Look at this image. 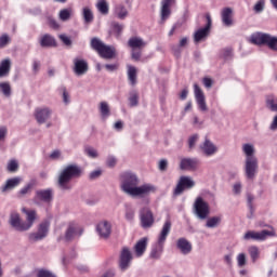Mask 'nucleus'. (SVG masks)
I'll list each match as a JSON object with an SVG mask.
<instances>
[{
  "instance_id": "obj_1",
  "label": "nucleus",
  "mask_w": 277,
  "mask_h": 277,
  "mask_svg": "<svg viewBox=\"0 0 277 277\" xmlns=\"http://www.w3.org/2000/svg\"><path fill=\"white\" fill-rule=\"evenodd\" d=\"M120 188L123 194L130 198H146L150 194L157 192V186L153 183H144L140 185V177L132 171H126L120 175Z\"/></svg>"
},
{
  "instance_id": "obj_18",
  "label": "nucleus",
  "mask_w": 277,
  "mask_h": 277,
  "mask_svg": "<svg viewBox=\"0 0 277 277\" xmlns=\"http://www.w3.org/2000/svg\"><path fill=\"white\" fill-rule=\"evenodd\" d=\"M200 166L198 158H182L180 161V170H186L188 172H196Z\"/></svg>"
},
{
  "instance_id": "obj_9",
  "label": "nucleus",
  "mask_w": 277,
  "mask_h": 277,
  "mask_svg": "<svg viewBox=\"0 0 277 277\" xmlns=\"http://www.w3.org/2000/svg\"><path fill=\"white\" fill-rule=\"evenodd\" d=\"M51 228V222L43 221L39 224L37 232H32L28 235L29 241H42L49 237V230Z\"/></svg>"
},
{
  "instance_id": "obj_27",
  "label": "nucleus",
  "mask_w": 277,
  "mask_h": 277,
  "mask_svg": "<svg viewBox=\"0 0 277 277\" xmlns=\"http://www.w3.org/2000/svg\"><path fill=\"white\" fill-rule=\"evenodd\" d=\"M221 18L225 27H232L233 25V9L224 8L221 12Z\"/></svg>"
},
{
  "instance_id": "obj_32",
  "label": "nucleus",
  "mask_w": 277,
  "mask_h": 277,
  "mask_svg": "<svg viewBox=\"0 0 277 277\" xmlns=\"http://www.w3.org/2000/svg\"><path fill=\"white\" fill-rule=\"evenodd\" d=\"M114 14L119 21H124L129 16V10L123 4H117L114 9Z\"/></svg>"
},
{
  "instance_id": "obj_34",
  "label": "nucleus",
  "mask_w": 277,
  "mask_h": 277,
  "mask_svg": "<svg viewBox=\"0 0 277 277\" xmlns=\"http://www.w3.org/2000/svg\"><path fill=\"white\" fill-rule=\"evenodd\" d=\"M128 44L132 50L144 49V47H146L144 39L140 37L130 38Z\"/></svg>"
},
{
  "instance_id": "obj_30",
  "label": "nucleus",
  "mask_w": 277,
  "mask_h": 277,
  "mask_svg": "<svg viewBox=\"0 0 277 277\" xmlns=\"http://www.w3.org/2000/svg\"><path fill=\"white\" fill-rule=\"evenodd\" d=\"M127 75L130 85L137 83V68L133 65H127Z\"/></svg>"
},
{
  "instance_id": "obj_10",
  "label": "nucleus",
  "mask_w": 277,
  "mask_h": 277,
  "mask_svg": "<svg viewBox=\"0 0 277 277\" xmlns=\"http://www.w3.org/2000/svg\"><path fill=\"white\" fill-rule=\"evenodd\" d=\"M83 235V228L79 226L77 223H70L67 226V229L65 232L64 237H58V241H72V239H78V237H81Z\"/></svg>"
},
{
  "instance_id": "obj_38",
  "label": "nucleus",
  "mask_w": 277,
  "mask_h": 277,
  "mask_svg": "<svg viewBox=\"0 0 277 277\" xmlns=\"http://www.w3.org/2000/svg\"><path fill=\"white\" fill-rule=\"evenodd\" d=\"M58 18L60 21H63V23L70 21V18H72V9L67 8V9L61 10L58 13Z\"/></svg>"
},
{
  "instance_id": "obj_22",
  "label": "nucleus",
  "mask_w": 277,
  "mask_h": 277,
  "mask_svg": "<svg viewBox=\"0 0 277 277\" xmlns=\"http://www.w3.org/2000/svg\"><path fill=\"white\" fill-rule=\"evenodd\" d=\"M200 150L206 157H213L217 153V146L210 140L206 138L200 145Z\"/></svg>"
},
{
  "instance_id": "obj_46",
  "label": "nucleus",
  "mask_w": 277,
  "mask_h": 277,
  "mask_svg": "<svg viewBox=\"0 0 277 277\" xmlns=\"http://www.w3.org/2000/svg\"><path fill=\"white\" fill-rule=\"evenodd\" d=\"M238 267H246L248 260L246 259V253H239L236 258Z\"/></svg>"
},
{
  "instance_id": "obj_21",
  "label": "nucleus",
  "mask_w": 277,
  "mask_h": 277,
  "mask_svg": "<svg viewBox=\"0 0 277 277\" xmlns=\"http://www.w3.org/2000/svg\"><path fill=\"white\" fill-rule=\"evenodd\" d=\"M53 200V189H40L36 192L35 202L40 205V202H51Z\"/></svg>"
},
{
  "instance_id": "obj_60",
  "label": "nucleus",
  "mask_w": 277,
  "mask_h": 277,
  "mask_svg": "<svg viewBox=\"0 0 277 277\" xmlns=\"http://www.w3.org/2000/svg\"><path fill=\"white\" fill-rule=\"evenodd\" d=\"M159 170L161 172H166V170H168V160L162 159L159 161Z\"/></svg>"
},
{
  "instance_id": "obj_19",
  "label": "nucleus",
  "mask_w": 277,
  "mask_h": 277,
  "mask_svg": "<svg viewBox=\"0 0 277 277\" xmlns=\"http://www.w3.org/2000/svg\"><path fill=\"white\" fill-rule=\"evenodd\" d=\"M100 239H109L111 236V223L109 221H102L95 228Z\"/></svg>"
},
{
  "instance_id": "obj_52",
  "label": "nucleus",
  "mask_w": 277,
  "mask_h": 277,
  "mask_svg": "<svg viewBox=\"0 0 277 277\" xmlns=\"http://www.w3.org/2000/svg\"><path fill=\"white\" fill-rule=\"evenodd\" d=\"M62 92H63V103L65 105H70V93H68V91L66 90V87L62 88Z\"/></svg>"
},
{
  "instance_id": "obj_2",
  "label": "nucleus",
  "mask_w": 277,
  "mask_h": 277,
  "mask_svg": "<svg viewBox=\"0 0 277 277\" xmlns=\"http://www.w3.org/2000/svg\"><path fill=\"white\" fill-rule=\"evenodd\" d=\"M245 155V176L249 181H254L259 174V158H256V147L252 143H243L241 146Z\"/></svg>"
},
{
  "instance_id": "obj_45",
  "label": "nucleus",
  "mask_w": 277,
  "mask_h": 277,
  "mask_svg": "<svg viewBox=\"0 0 277 277\" xmlns=\"http://www.w3.org/2000/svg\"><path fill=\"white\" fill-rule=\"evenodd\" d=\"M84 153L87 157H90L91 159H96L98 157V150L94 147H85Z\"/></svg>"
},
{
  "instance_id": "obj_41",
  "label": "nucleus",
  "mask_w": 277,
  "mask_h": 277,
  "mask_svg": "<svg viewBox=\"0 0 277 277\" xmlns=\"http://www.w3.org/2000/svg\"><path fill=\"white\" fill-rule=\"evenodd\" d=\"M248 252L250 254L252 263H256V261H259V258L261 256V251L259 250V248L255 246L249 247Z\"/></svg>"
},
{
  "instance_id": "obj_26",
  "label": "nucleus",
  "mask_w": 277,
  "mask_h": 277,
  "mask_svg": "<svg viewBox=\"0 0 277 277\" xmlns=\"http://www.w3.org/2000/svg\"><path fill=\"white\" fill-rule=\"evenodd\" d=\"M176 248L184 255L190 254L193 250L192 242H189V240H187L186 238L177 239Z\"/></svg>"
},
{
  "instance_id": "obj_29",
  "label": "nucleus",
  "mask_w": 277,
  "mask_h": 277,
  "mask_svg": "<svg viewBox=\"0 0 277 277\" xmlns=\"http://www.w3.org/2000/svg\"><path fill=\"white\" fill-rule=\"evenodd\" d=\"M81 16L84 25H92V23H94V12H92V8L83 6L81 11Z\"/></svg>"
},
{
  "instance_id": "obj_43",
  "label": "nucleus",
  "mask_w": 277,
  "mask_h": 277,
  "mask_svg": "<svg viewBox=\"0 0 277 277\" xmlns=\"http://www.w3.org/2000/svg\"><path fill=\"white\" fill-rule=\"evenodd\" d=\"M266 107H268L271 111H277V97L268 96L266 100Z\"/></svg>"
},
{
  "instance_id": "obj_6",
  "label": "nucleus",
  "mask_w": 277,
  "mask_h": 277,
  "mask_svg": "<svg viewBox=\"0 0 277 277\" xmlns=\"http://www.w3.org/2000/svg\"><path fill=\"white\" fill-rule=\"evenodd\" d=\"M250 43L258 47H267L271 51H277V37L267 32H254L250 36Z\"/></svg>"
},
{
  "instance_id": "obj_61",
  "label": "nucleus",
  "mask_w": 277,
  "mask_h": 277,
  "mask_svg": "<svg viewBox=\"0 0 277 277\" xmlns=\"http://www.w3.org/2000/svg\"><path fill=\"white\" fill-rule=\"evenodd\" d=\"M202 83L205 85V88H212L213 87V80L211 78H203L202 79Z\"/></svg>"
},
{
  "instance_id": "obj_56",
  "label": "nucleus",
  "mask_w": 277,
  "mask_h": 277,
  "mask_svg": "<svg viewBox=\"0 0 277 277\" xmlns=\"http://www.w3.org/2000/svg\"><path fill=\"white\" fill-rule=\"evenodd\" d=\"M198 142V134H194L188 138V148H195L196 143Z\"/></svg>"
},
{
  "instance_id": "obj_36",
  "label": "nucleus",
  "mask_w": 277,
  "mask_h": 277,
  "mask_svg": "<svg viewBox=\"0 0 277 277\" xmlns=\"http://www.w3.org/2000/svg\"><path fill=\"white\" fill-rule=\"evenodd\" d=\"M188 42H189V39L187 37H184L180 40V43L177 45L172 47V51H173L175 57L181 56V49L187 47Z\"/></svg>"
},
{
  "instance_id": "obj_23",
  "label": "nucleus",
  "mask_w": 277,
  "mask_h": 277,
  "mask_svg": "<svg viewBox=\"0 0 277 277\" xmlns=\"http://www.w3.org/2000/svg\"><path fill=\"white\" fill-rule=\"evenodd\" d=\"M74 72L77 77H81L88 72V62L82 58H74Z\"/></svg>"
},
{
  "instance_id": "obj_47",
  "label": "nucleus",
  "mask_w": 277,
  "mask_h": 277,
  "mask_svg": "<svg viewBox=\"0 0 277 277\" xmlns=\"http://www.w3.org/2000/svg\"><path fill=\"white\" fill-rule=\"evenodd\" d=\"M10 42H12V39L10 36H8V34L0 36V49H5Z\"/></svg>"
},
{
  "instance_id": "obj_5",
  "label": "nucleus",
  "mask_w": 277,
  "mask_h": 277,
  "mask_svg": "<svg viewBox=\"0 0 277 277\" xmlns=\"http://www.w3.org/2000/svg\"><path fill=\"white\" fill-rule=\"evenodd\" d=\"M171 230L172 222H170V220H167L158 235L157 241L151 246L149 256L155 261H159V259H161V255L163 254V248L168 239V235H170Z\"/></svg>"
},
{
  "instance_id": "obj_33",
  "label": "nucleus",
  "mask_w": 277,
  "mask_h": 277,
  "mask_svg": "<svg viewBox=\"0 0 277 277\" xmlns=\"http://www.w3.org/2000/svg\"><path fill=\"white\" fill-rule=\"evenodd\" d=\"M98 111L102 120H107L111 116V108L107 102H101L98 106Z\"/></svg>"
},
{
  "instance_id": "obj_37",
  "label": "nucleus",
  "mask_w": 277,
  "mask_h": 277,
  "mask_svg": "<svg viewBox=\"0 0 277 277\" xmlns=\"http://www.w3.org/2000/svg\"><path fill=\"white\" fill-rule=\"evenodd\" d=\"M122 29H124V25L120 23L113 22L110 24V34H113V36H116V38H120V35L122 34Z\"/></svg>"
},
{
  "instance_id": "obj_20",
  "label": "nucleus",
  "mask_w": 277,
  "mask_h": 277,
  "mask_svg": "<svg viewBox=\"0 0 277 277\" xmlns=\"http://www.w3.org/2000/svg\"><path fill=\"white\" fill-rule=\"evenodd\" d=\"M176 3V0H161L160 2V17L161 21H168L170 18V14H172V5Z\"/></svg>"
},
{
  "instance_id": "obj_4",
  "label": "nucleus",
  "mask_w": 277,
  "mask_h": 277,
  "mask_svg": "<svg viewBox=\"0 0 277 277\" xmlns=\"http://www.w3.org/2000/svg\"><path fill=\"white\" fill-rule=\"evenodd\" d=\"M81 174V167L77 164H68L60 172L57 186L63 190L71 189L72 186L70 185V181H72V179H79Z\"/></svg>"
},
{
  "instance_id": "obj_28",
  "label": "nucleus",
  "mask_w": 277,
  "mask_h": 277,
  "mask_svg": "<svg viewBox=\"0 0 277 277\" xmlns=\"http://www.w3.org/2000/svg\"><path fill=\"white\" fill-rule=\"evenodd\" d=\"M148 247V238H141L134 246V252L137 258L144 256L146 248Z\"/></svg>"
},
{
  "instance_id": "obj_13",
  "label": "nucleus",
  "mask_w": 277,
  "mask_h": 277,
  "mask_svg": "<svg viewBox=\"0 0 277 277\" xmlns=\"http://www.w3.org/2000/svg\"><path fill=\"white\" fill-rule=\"evenodd\" d=\"M196 182L192 176L183 175L180 177L179 183L174 189L175 196H181L184 189H194Z\"/></svg>"
},
{
  "instance_id": "obj_54",
  "label": "nucleus",
  "mask_w": 277,
  "mask_h": 277,
  "mask_svg": "<svg viewBox=\"0 0 277 277\" xmlns=\"http://www.w3.org/2000/svg\"><path fill=\"white\" fill-rule=\"evenodd\" d=\"M116 163H118V159L115 156H108L106 159V164L108 168H115Z\"/></svg>"
},
{
  "instance_id": "obj_64",
  "label": "nucleus",
  "mask_w": 277,
  "mask_h": 277,
  "mask_svg": "<svg viewBox=\"0 0 277 277\" xmlns=\"http://www.w3.org/2000/svg\"><path fill=\"white\" fill-rule=\"evenodd\" d=\"M101 277H116V272L111 269L106 271Z\"/></svg>"
},
{
  "instance_id": "obj_53",
  "label": "nucleus",
  "mask_w": 277,
  "mask_h": 277,
  "mask_svg": "<svg viewBox=\"0 0 277 277\" xmlns=\"http://www.w3.org/2000/svg\"><path fill=\"white\" fill-rule=\"evenodd\" d=\"M6 168L9 172H16L18 170V161L10 160Z\"/></svg>"
},
{
  "instance_id": "obj_11",
  "label": "nucleus",
  "mask_w": 277,
  "mask_h": 277,
  "mask_svg": "<svg viewBox=\"0 0 277 277\" xmlns=\"http://www.w3.org/2000/svg\"><path fill=\"white\" fill-rule=\"evenodd\" d=\"M276 235L274 232L263 229L261 232L249 230L245 234V241H265L267 237H274Z\"/></svg>"
},
{
  "instance_id": "obj_14",
  "label": "nucleus",
  "mask_w": 277,
  "mask_h": 277,
  "mask_svg": "<svg viewBox=\"0 0 277 277\" xmlns=\"http://www.w3.org/2000/svg\"><path fill=\"white\" fill-rule=\"evenodd\" d=\"M194 94L199 111H208L209 108L207 107V97L205 96V92L202 89H200L198 83L194 84Z\"/></svg>"
},
{
  "instance_id": "obj_8",
  "label": "nucleus",
  "mask_w": 277,
  "mask_h": 277,
  "mask_svg": "<svg viewBox=\"0 0 277 277\" xmlns=\"http://www.w3.org/2000/svg\"><path fill=\"white\" fill-rule=\"evenodd\" d=\"M91 47L94 51H97L104 60H113L114 55H116V50L103 43L98 38H93L91 40Z\"/></svg>"
},
{
  "instance_id": "obj_24",
  "label": "nucleus",
  "mask_w": 277,
  "mask_h": 277,
  "mask_svg": "<svg viewBox=\"0 0 277 277\" xmlns=\"http://www.w3.org/2000/svg\"><path fill=\"white\" fill-rule=\"evenodd\" d=\"M21 181H23L21 177L6 180L5 183L0 187L1 193L8 194L9 192H12V189H16V187L21 185Z\"/></svg>"
},
{
  "instance_id": "obj_62",
  "label": "nucleus",
  "mask_w": 277,
  "mask_h": 277,
  "mask_svg": "<svg viewBox=\"0 0 277 277\" xmlns=\"http://www.w3.org/2000/svg\"><path fill=\"white\" fill-rule=\"evenodd\" d=\"M114 129H115V131H122V129H124V122H122V121L115 122Z\"/></svg>"
},
{
  "instance_id": "obj_50",
  "label": "nucleus",
  "mask_w": 277,
  "mask_h": 277,
  "mask_svg": "<svg viewBox=\"0 0 277 277\" xmlns=\"http://www.w3.org/2000/svg\"><path fill=\"white\" fill-rule=\"evenodd\" d=\"M50 159H52V161H60V159H64V157L62 156V151L60 149H55L50 154Z\"/></svg>"
},
{
  "instance_id": "obj_59",
  "label": "nucleus",
  "mask_w": 277,
  "mask_h": 277,
  "mask_svg": "<svg viewBox=\"0 0 277 277\" xmlns=\"http://www.w3.org/2000/svg\"><path fill=\"white\" fill-rule=\"evenodd\" d=\"M48 25L52 27V29H60V24L53 17L48 18Z\"/></svg>"
},
{
  "instance_id": "obj_51",
  "label": "nucleus",
  "mask_w": 277,
  "mask_h": 277,
  "mask_svg": "<svg viewBox=\"0 0 277 277\" xmlns=\"http://www.w3.org/2000/svg\"><path fill=\"white\" fill-rule=\"evenodd\" d=\"M241 189H243V185L241 184V182L234 183L233 194H235V196H239L241 194Z\"/></svg>"
},
{
  "instance_id": "obj_31",
  "label": "nucleus",
  "mask_w": 277,
  "mask_h": 277,
  "mask_svg": "<svg viewBox=\"0 0 277 277\" xmlns=\"http://www.w3.org/2000/svg\"><path fill=\"white\" fill-rule=\"evenodd\" d=\"M0 96L10 98L12 96V84L10 81H0Z\"/></svg>"
},
{
  "instance_id": "obj_7",
  "label": "nucleus",
  "mask_w": 277,
  "mask_h": 277,
  "mask_svg": "<svg viewBox=\"0 0 277 277\" xmlns=\"http://www.w3.org/2000/svg\"><path fill=\"white\" fill-rule=\"evenodd\" d=\"M193 213L198 220H208L211 215V206L202 196H198L193 205Z\"/></svg>"
},
{
  "instance_id": "obj_3",
  "label": "nucleus",
  "mask_w": 277,
  "mask_h": 277,
  "mask_svg": "<svg viewBox=\"0 0 277 277\" xmlns=\"http://www.w3.org/2000/svg\"><path fill=\"white\" fill-rule=\"evenodd\" d=\"M22 212L25 213L26 221H23V219H21V214L14 211L11 212L9 217L10 226L14 228V230H18V233H25L27 230H30L38 217L36 210H27L26 208H23Z\"/></svg>"
},
{
  "instance_id": "obj_63",
  "label": "nucleus",
  "mask_w": 277,
  "mask_h": 277,
  "mask_svg": "<svg viewBox=\"0 0 277 277\" xmlns=\"http://www.w3.org/2000/svg\"><path fill=\"white\" fill-rule=\"evenodd\" d=\"M269 129H271V131H277V115L273 118Z\"/></svg>"
},
{
  "instance_id": "obj_58",
  "label": "nucleus",
  "mask_w": 277,
  "mask_h": 277,
  "mask_svg": "<svg viewBox=\"0 0 277 277\" xmlns=\"http://www.w3.org/2000/svg\"><path fill=\"white\" fill-rule=\"evenodd\" d=\"M222 57L224 60H230L233 57V50L232 49H224L222 51Z\"/></svg>"
},
{
  "instance_id": "obj_57",
  "label": "nucleus",
  "mask_w": 277,
  "mask_h": 277,
  "mask_svg": "<svg viewBox=\"0 0 277 277\" xmlns=\"http://www.w3.org/2000/svg\"><path fill=\"white\" fill-rule=\"evenodd\" d=\"M58 38L66 47H70L72 44V40H70V37L66 35H60Z\"/></svg>"
},
{
  "instance_id": "obj_25",
  "label": "nucleus",
  "mask_w": 277,
  "mask_h": 277,
  "mask_svg": "<svg viewBox=\"0 0 277 277\" xmlns=\"http://www.w3.org/2000/svg\"><path fill=\"white\" fill-rule=\"evenodd\" d=\"M12 70V60L4 58L0 62V79H8Z\"/></svg>"
},
{
  "instance_id": "obj_15",
  "label": "nucleus",
  "mask_w": 277,
  "mask_h": 277,
  "mask_svg": "<svg viewBox=\"0 0 277 277\" xmlns=\"http://www.w3.org/2000/svg\"><path fill=\"white\" fill-rule=\"evenodd\" d=\"M53 116V109L48 106L38 107L35 110V118L38 124H44Z\"/></svg>"
},
{
  "instance_id": "obj_42",
  "label": "nucleus",
  "mask_w": 277,
  "mask_h": 277,
  "mask_svg": "<svg viewBox=\"0 0 277 277\" xmlns=\"http://www.w3.org/2000/svg\"><path fill=\"white\" fill-rule=\"evenodd\" d=\"M138 101H140V95L137 94V91H131L129 94L130 107H137Z\"/></svg>"
},
{
  "instance_id": "obj_16",
  "label": "nucleus",
  "mask_w": 277,
  "mask_h": 277,
  "mask_svg": "<svg viewBox=\"0 0 277 277\" xmlns=\"http://www.w3.org/2000/svg\"><path fill=\"white\" fill-rule=\"evenodd\" d=\"M131 261H133V254H131L129 248L124 247L121 250L119 258V269H121V272H127V269L131 267Z\"/></svg>"
},
{
  "instance_id": "obj_35",
  "label": "nucleus",
  "mask_w": 277,
  "mask_h": 277,
  "mask_svg": "<svg viewBox=\"0 0 277 277\" xmlns=\"http://www.w3.org/2000/svg\"><path fill=\"white\" fill-rule=\"evenodd\" d=\"M95 8L100 14H103V16H107V14H109V3L107 0H98Z\"/></svg>"
},
{
  "instance_id": "obj_48",
  "label": "nucleus",
  "mask_w": 277,
  "mask_h": 277,
  "mask_svg": "<svg viewBox=\"0 0 277 277\" xmlns=\"http://www.w3.org/2000/svg\"><path fill=\"white\" fill-rule=\"evenodd\" d=\"M255 14H261L265 10V0H259L253 6Z\"/></svg>"
},
{
  "instance_id": "obj_49",
  "label": "nucleus",
  "mask_w": 277,
  "mask_h": 277,
  "mask_svg": "<svg viewBox=\"0 0 277 277\" xmlns=\"http://www.w3.org/2000/svg\"><path fill=\"white\" fill-rule=\"evenodd\" d=\"M37 277H57V276L54 275L53 272H51L47 268H41V269L38 271Z\"/></svg>"
},
{
  "instance_id": "obj_39",
  "label": "nucleus",
  "mask_w": 277,
  "mask_h": 277,
  "mask_svg": "<svg viewBox=\"0 0 277 277\" xmlns=\"http://www.w3.org/2000/svg\"><path fill=\"white\" fill-rule=\"evenodd\" d=\"M222 224V216L209 217L206 222V228H217Z\"/></svg>"
},
{
  "instance_id": "obj_12",
  "label": "nucleus",
  "mask_w": 277,
  "mask_h": 277,
  "mask_svg": "<svg viewBox=\"0 0 277 277\" xmlns=\"http://www.w3.org/2000/svg\"><path fill=\"white\" fill-rule=\"evenodd\" d=\"M206 21L207 24L203 28H199L197 31H195L194 34V40L196 42V44H198V42H203V40L206 38H209V34L211 31V25H212V21H211V15L207 14L206 15Z\"/></svg>"
},
{
  "instance_id": "obj_44",
  "label": "nucleus",
  "mask_w": 277,
  "mask_h": 277,
  "mask_svg": "<svg viewBox=\"0 0 277 277\" xmlns=\"http://www.w3.org/2000/svg\"><path fill=\"white\" fill-rule=\"evenodd\" d=\"M126 220L128 222H133V220H135V210L131 206L126 208Z\"/></svg>"
},
{
  "instance_id": "obj_17",
  "label": "nucleus",
  "mask_w": 277,
  "mask_h": 277,
  "mask_svg": "<svg viewBox=\"0 0 277 277\" xmlns=\"http://www.w3.org/2000/svg\"><path fill=\"white\" fill-rule=\"evenodd\" d=\"M141 226L143 228H150L155 224V216L153 211L148 208H143L140 212Z\"/></svg>"
},
{
  "instance_id": "obj_55",
  "label": "nucleus",
  "mask_w": 277,
  "mask_h": 277,
  "mask_svg": "<svg viewBox=\"0 0 277 277\" xmlns=\"http://www.w3.org/2000/svg\"><path fill=\"white\" fill-rule=\"evenodd\" d=\"M132 60H134V62H144V58H142V52L132 50Z\"/></svg>"
},
{
  "instance_id": "obj_40",
  "label": "nucleus",
  "mask_w": 277,
  "mask_h": 277,
  "mask_svg": "<svg viewBox=\"0 0 277 277\" xmlns=\"http://www.w3.org/2000/svg\"><path fill=\"white\" fill-rule=\"evenodd\" d=\"M41 47H55V38L51 35H44L40 39Z\"/></svg>"
}]
</instances>
